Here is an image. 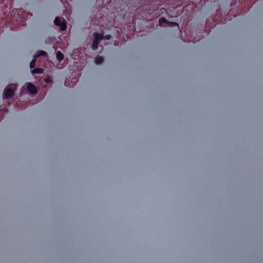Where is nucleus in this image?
Wrapping results in <instances>:
<instances>
[{
  "instance_id": "1a4fd4ad",
  "label": "nucleus",
  "mask_w": 263,
  "mask_h": 263,
  "mask_svg": "<svg viewBox=\"0 0 263 263\" xmlns=\"http://www.w3.org/2000/svg\"><path fill=\"white\" fill-rule=\"evenodd\" d=\"M167 20L164 17H161L159 20V23L160 25H162L163 23L167 24Z\"/></svg>"
},
{
  "instance_id": "7ed1b4c3",
  "label": "nucleus",
  "mask_w": 263,
  "mask_h": 263,
  "mask_svg": "<svg viewBox=\"0 0 263 263\" xmlns=\"http://www.w3.org/2000/svg\"><path fill=\"white\" fill-rule=\"evenodd\" d=\"M54 22L56 26L60 27V29L62 30H65L66 29V22L60 17H57Z\"/></svg>"
},
{
  "instance_id": "9b49d317",
  "label": "nucleus",
  "mask_w": 263,
  "mask_h": 263,
  "mask_svg": "<svg viewBox=\"0 0 263 263\" xmlns=\"http://www.w3.org/2000/svg\"><path fill=\"white\" fill-rule=\"evenodd\" d=\"M100 34H101V35L102 36V40H109L111 37V36L109 34L104 35L102 33H101Z\"/></svg>"
},
{
  "instance_id": "9d476101",
  "label": "nucleus",
  "mask_w": 263,
  "mask_h": 263,
  "mask_svg": "<svg viewBox=\"0 0 263 263\" xmlns=\"http://www.w3.org/2000/svg\"><path fill=\"white\" fill-rule=\"evenodd\" d=\"M36 59H37V58H35V55H34V59L30 63V67L31 68L33 69L34 68Z\"/></svg>"
},
{
  "instance_id": "20e7f679",
  "label": "nucleus",
  "mask_w": 263,
  "mask_h": 263,
  "mask_svg": "<svg viewBox=\"0 0 263 263\" xmlns=\"http://www.w3.org/2000/svg\"><path fill=\"white\" fill-rule=\"evenodd\" d=\"M27 90L31 94L35 95L37 92V90L35 85L31 83H29L27 85Z\"/></svg>"
},
{
  "instance_id": "f8f14e48",
  "label": "nucleus",
  "mask_w": 263,
  "mask_h": 263,
  "mask_svg": "<svg viewBox=\"0 0 263 263\" xmlns=\"http://www.w3.org/2000/svg\"><path fill=\"white\" fill-rule=\"evenodd\" d=\"M167 24L171 26V27H174V26H178V24L176 22H168Z\"/></svg>"
},
{
  "instance_id": "f03ea898",
  "label": "nucleus",
  "mask_w": 263,
  "mask_h": 263,
  "mask_svg": "<svg viewBox=\"0 0 263 263\" xmlns=\"http://www.w3.org/2000/svg\"><path fill=\"white\" fill-rule=\"evenodd\" d=\"M93 40L91 45L92 49H98L100 42L102 40L101 34L98 32H95L93 34Z\"/></svg>"
},
{
  "instance_id": "4468645a",
  "label": "nucleus",
  "mask_w": 263,
  "mask_h": 263,
  "mask_svg": "<svg viewBox=\"0 0 263 263\" xmlns=\"http://www.w3.org/2000/svg\"><path fill=\"white\" fill-rule=\"evenodd\" d=\"M68 59L67 58V62H66V63L67 64L68 63Z\"/></svg>"
},
{
  "instance_id": "ddd939ff",
  "label": "nucleus",
  "mask_w": 263,
  "mask_h": 263,
  "mask_svg": "<svg viewBox=\"0 0 263 263\" xmlns=\"http://www.w3.org/2000/svg\"><path fill=\"white\" fill-rule=\"evenodd\" d=\"M51 81V80H50L49 79H45V82H46V83H50Z\"/></svg>"
},
{
  "instance_id": "6e6552de",
  "label": "nucleus",
  "mask_w": 263,
  "mask_h": 263,
  "mask_svg": "<svg viewBox=\"0 0 263 263\" xmlns=\"http://www.w3.org/2000/svg\"><path fill=\"white\" fill-rule=\"evenodd\" d=\"M57 58L59 61H61V60H63L64 55L62 53L59 51L57 53Z\"/></svg>"
},
{
  "instance_id": "423d86ee",
  "label": "nucleus",
  "mask_w": 263,
  "mask_h": 263,
  "mask_svg": "<svg viewBox=\"0 0 263 263\" xmlns=\"http://www.w3.org/2000/svg\"><path fill=\"white\" fill-rule=\"evenodd\" d=\"M39 52L35 55V58H38L41 56L46 57L47 56V52L44 50H39Z\"/></svg>"
},
{
  "instance_id": "2eb2a0df",
  "label": "nucleus",
  "mask_w": 263,
  "mask_h": 263,
  "mask_svg": "<svg viewBox=\"0 0 263 263\" xmlns=\"http://www.w3.org/2000/svg\"><path fill=\"white\" fill-rule=\"evenodd\" d=\"M66 12H67V13H68V10H66Z\"/></svg>"
},
{
  "instance_id": "f257e3e1",
  "label": "nucleus",
  "mask_w": 263,
  "mask_h": 263,
  "mask_svg": "<svg viewBox=\"0 0 263 263\" xmlns=\"http://www.w3.org/2000/svg\"><path fill=\"white\" fill-rule=\"evenodd\" d=\"M16 88V85L14 84H10L4 90V97L6 99L12 98L14 94V90Z\"/></svg>"
},
{
  "instance_id": "0eeeda50",
  "label": "nucleus",
  "mask_w": 263,
  "mask_h": 263,
  "mask_svg": "<svg viewBox=\"0 0 263 263\" xmlns=\"http://www.w3.org/2000/svg\"><path fill=\"white\" fill-rule=\"evenodd\" d=\"M104 59L102 57L98 56L96 57L95 60V63L97 64H100L103 63Z\"/></svg>"
},
{
  "instance_id": "39448f33",
  "label": "nucleus",
  "mask_w": 263,
  "mask_h": 263,
  "mask_svg": "<svg viewBox=\"0 0 263 263\" xmlns=\"http://www.w3.org/2000/svg\"><path fill=\"white\" fill-rule=\"evenodd\" d=\"M44 70L42 68H34L31 70V73L33 74H42Z\"/></svg>"
}]
</instances>
